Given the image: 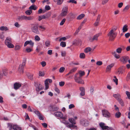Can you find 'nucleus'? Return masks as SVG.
<instances>
[{
  "label": "nucleus",
  "mask_w": 130,
  "mask_h": 130,
  "mask_svg": "<svg viewBox=\"0 0 130 130\" xmlns=\"http://www.w3.org/2000/svg\"><path fill=\"white\" fill-rule=\"evenodd\" d=\"M68 10V6H64L62 8L60 15L61 17H65L67 15Z\"/></svg>",
  "instance_id": "obj_2"
},
{
  "label": "nucleus",
  "mask_w": 130,
  "mask_h": 130,
  "mask_svg": "<svg viewBox=\"0 0 130 130\" xmlns=\"http://www.w3.org/2000/svg\"><path fill=\"white\" fill-rule=\"evenodd\" d=\"M45 45L46 47H49L50 45V41L48 40H46L45 42Z\"/></svg>",
  "instance_id": "obj_31"
},
{
  "label": "nucleus",
  "mask_w": 130,
  "mask_h": 130,
  "mask_svg": "<svg viewBox=\"0 0 130 130\" xmlns=\"http://www.w3.org/2000/svg\"><path fill=\"white\" fill-rule=\"evenodd\" d=\"M66 21V19H65L64 18L63 19L60 24V25H63L65 22Z\"/></svg>",
  "instance_id": "obj_54"
},
{
  "label": "nucleus",
  "mask_w": 130,
  "mask_h": 130,
  "mask_svg": "<svg viewBox=\"0 0 130 130\" xmlns=\"http://www.w3.org/2000/svg\"><path fill=\"white\" fill-rule=\"evenodd\" d=\"M99 125L103 130H115V129L111 127H109L108 126H105V124L104 123H100Z\"/></svg>",
  "instance_id": "obj_4"
},
{
  "label": "nucleus",
  "mask_w": 130,
  "mask_h": 130,
  "mask_svg": "<svg viewBox=\"0 0 130 130\" xmlns=\"http://www.w3.org/2000/svg\"><path fill=\"white\" fill-rule=\"evenodd\" d=\"M69 121L72 124H75L76 122L75 120L73 118H71L69 119Z\"/></svg>",
  "instance_id": "obj_32"
},
{
  "label": "nucleus",
  "mask_w": 130,
  "mask_h": 130,
  "mask_svg": "<svg viewBox=\"0 0 130 130\" xmlns=\"http://www.w3.org/2000/svg\"><path fill=\"white\" fill-rule=\"evenodd\" d=\"M26 59H25L23 60L22 64H20L19 67L18 71L21 73H23L24 71V67L25 65Z\"/></svg>",
  "instance_id": "obj_7"
},
{
  "label": "nucleus",
  "mask_w": 130,
  "mask_h": 130,
  "mask_svg": "<svg viewBox=\"0 0 130 130\" xmlns=\"http://www.w3.org/2000/svg\"><path fill=\"white\" fill-rule=\"evenodd\" d=\"M90 13L92 14H94V15H95V13H96L97 12V10H96V9L95 8H93L91 9L90 10Z\"/></svg>",
  "instance_id": "obj_34"
},
{
  "label": "nucleus",
  "mask_w": 130,
  "mask_h": 130,
  "mask_svg": "<svg viewBox=\"0 0 130 130\" xmlns=\"http://www.w3.org/2000/svg\"><path fill=\"white\" fill-rule=\"evenodd\" d=\"M81 92L80 93V95L81 96H83L85 95V89L83 87H81L79 88Z\"/></svg>",
  "instance_id": "obj_19"
},
{
  "label": "nucleus",
  "mask_w": 130,
  "mask_h": 130,
  "mask_svg": "<svg viewBox=\"0 0 130 130\" xmlns=\"http://www.w3.org/2000/svg\"><path fill=\"white\" fill-rule=\"evenodd\" d=\"M0 30L2 31H6L8 30V28L6 26H2L0 27Z\"/></svg>",
  "instance_id": "obj_35"
},
{
  "label": "nucleus",
  "mask_w": 130,
  "mask_h": 130,
  "mask_svg": "<svg viewBox=\"0 0 130 130\" xmlns=\"http://www.w3.org/2000/svg\"><path fill=\"white\" fill-rule=\"evenodd\" d=\"M82 41L81 40L77 39L74 40L73 42V45H78L79 44H81Z\"/></svg>",
  "instance_id": "obj_20"
},
{
  "label": "nucleus",
  "mask_w": 130,
  "mask_h": 130,
  "mask_svg": "<svg viewBox=\"0 0 130 130\" xmlns=\"http://www.w3.org/2000/svg\"><path fill=\"white\" fill-rule=\"evenodd\" d=\"M117 29V27H115L113 28H112L110 30V31H111L115 32V31Z\"/></svg>",
  "instance_id": "obj_59"
},
{
  "label": "nucleus",
  "mask_w": 130,
  "mask_h": 130,
  "mask_svg": "<svg viewBox=\"0 0 130 130\" xmlns=\"http://www.w3.org/2000/svg\"><path fill=\"white\" fill-rule=\"evenodd\" d=\"M122 48L118 47L116 49V52L118 53H120L122 52V49L125 48V47L123 46H122Z\"/></svg>",
  "instance_id": "obj_28"
},
{
  "label": "nucleus",
  "mask_w": 130,
  "mask_h": 130,
  "mask_svg": "<svg viewBox=\"0 0 130 130\" xmlns=\"http://www.w3.org/2000/svg\"><path fill=\"white\" fill-rule=\"evenodd\" d=\"M48 109L50 111H57L59 108L56 106L51 105L49 106Z\"/></svg>",
  "instance_id": "obj_11"
},
{
  "label": "nucleus",
  "mask_w": 130,
  "mask_h": 130,
  "mask_svg": "<svg viewBox=\"0 0 130 130\" xmlns=\"http://www.w3.org/2000/svg\"><path fill=\"white\" fill-rule=\"evenodd\" d=\"M22 84L19 83H16L14 84V88L15 90L19 89L21 86Z\"/></svg>",
  "instance_id": "obj_18"
},
{
  "label": "nucleus",
  "mask_w": 130,
  "mask_h": 130,
  "mask_svg": "<svg viewBox=\"0 0 130 130\" xmlns=\"http://www.w3.org/2000/svg\"><path fill=\"white\" fill-rule=\"evenodd\" d=\"M35 86L36 87V90L37 91H39L42 90L43 88V87L39 82H37L35 83Z\"/></svg>",
  "instance_id": "obj_6"
},
{
  "label": "nucleus",
  "mask_w": 130,
  "mask_h": 130,
  "mask_svg": "<svg viewBox=\"0 0 130 130\" xmlns=\"http://www.w3.org/2000/svg\"><path fill=\"white\" fill-rule=\"evenodd\" d=\"M9 127L10 130H21V128L16 125H11Z\"/></svg>",
  "instance_id": "obj_9"
},
{
  "label": "nucleus",
  "mask_w": 130,
  "mask_h": 130,
  "mask_svg": "<svg viewBox=\"0 0 130 130\" xmlns=\"http://www.w3.org/2000/svg\"><path fill=\"white\" fill-rule=\"evenodd\" d=\"M10 43H11V38L9 37H7L5 41V44L7 45Z\"/></svg>",
  "instance_id": "obj_24"
},
{
  "label": "nucleus",
  "mask_w": 130,
  "mask_h": 130,
  "mask_svg": "<svg viewBox=\"0 0 130 130\" xmlns=\"http://www.w3.org/2000/svg\"><path fill=\"white\" fill-rule=\"evenodd\" d=\"M34 112L39 117V119L40 120H43V118L42 115L38 110H34Z\"/></svg>",
  "instance_id": "obj_15"
},
{
  "label": "nucleus",
  "mask_w": 130,
  "mask_h": 130,
  "mask_svg": "<svg viewBox=\"0 0 130 130\" xmlns=\"http://www.w3.org/2000/svg\"><path fill=\"white\" fill-rule=\"evenodd\" d=\"M78 73H76L74 76V79L76 82L79 84H84V80L80 78V77L78 76Z\"/></svg>",
  "instance_id": "obj_1"
},
{
  "label": "nucleus",
  "mask_w": 130,
  "mask_h": 130,
  "mask_svg": "<svg viewBox=\"0 0 130 130\" xmlns=\"http://www.w3.org/2000/svg\"><path fill=\"white\" fill-rule=\"evenodd\" d=\"M39 30L42 31H43L46 29V28L43 26L39 25Z\"/></svg>",
  "instance_id": "obj_43"
},
{
  "label": "nucleus",
  "mask_w": 130,
  "mask_h": 130,
  "mask_svg": "<svg viewBox=\"0 0 130 130\" xmlns=\"http://www.w3.org/2000/svg\"><path fill=\"white\" fill-rule=\"evenodd\" d=\"M126 79L127 80H129L130 79V73H128L126 76Z\"/></svg>",
  "instance_id": "obj_64"
},
{
  "label": "nucleus",
  "mask_w": 130,
  "mask_h": 130,
  "mask_svg": "<svg viewBox=\"0 0 130 130\" xmlns=\"http://www.w3.org/2000/svg\"><path fill=\"white\" fill-rule=\"evenodd\" d=\"M66 39L67 38L65 37H63L60 38L59 41H65L66 40Z\"/></svg>",
  "instance_id": "obj_57"
},
{
  "label": "nucleus",
  "mask_w": 130,
  "mask_h": 130,
  "mask_svg": "<svg viewBox=\"0 0 130 130\" xmlns=\"http://www.w3.org/2000/svg\"><path fill=\"white\" fill-rule=\"evenodd\" d=\"M121 115V113L119 112H117L115 114V117L117 118H119L120 117Z\"/></svg>",
  "instance_id": "obj_38"
},
{
  "label": "nucleus",
  "mask_w": 130,
  "mask_h": 130,
  "mask_svg": "<svg viewBox=\"0 0 130 130\" xmlns=\"http://www.w3.org/2000/svg\"><path fill=\"white\" fill-rule=\"evenodd\" d=\"M115 65V63H112L108 65L106 69V71L107 72L110 71L111 68Z\"/></svg>",
  "instance_id": "obj_17"
},
{
  "label": "nucleus",
  "mask_w": 130,
  "mask_h": 130,
  "mask_svg": "<svg viewBox=\"0 0 130 130\" xmlns=\"http://www.w3.org/2000/svg\"><path fill=\"white\" fill-rule=\"evenodd\" d=\"M31 47H27L26 48L25 51L27 53H29L32 51V49L31 48Z\"/></svg>",
  "instance_id": "obj_44"
},
{
  "label": "nucleus",
  "mask_w": 130,
  "mask_h": 130,
  "mask_svg": "<svg viewBox=\"0 0 130 130\" xmlns=\"http://www.w3.org/2000/svg\"><path fill=\"white\" fill-rule=\"evenodd\" d=\"M64 0H53L55 2H56L57 4L58 5H61L63 3Z\"/></svg>",
  "instance_id": "obj_25"
},
{
  "label": "nucleus",
  "mask_w": 130,
  "mask_h": 130,
  "mask_svg": "<svg viewBox=\"0 0 130 130\" xmlns=\"http://www.w3.org/2000/svg\"><path fill=\"white\" fill-rule=\"evenodd\" d=\"M96 64L98 66H101L103 64L102 62L101 61H98L96 62Z\"/></svg>",
  "instance_id": "obj_55"
},
{
  "label": "nucleus",
  "mask_w": 130,
  "mask_h": 130,
  "mask_svg": "<svg viewBox=\"0 0 130 130\" xmlns=\"http://www.w3.org/2000/svg\"><path fill=\"white\" fill-rule=\"evenodd\" d=\"M75 107V106L73 104H70L69 106V108L70 109H71V108H72L74 107Z\"/></svg>",
  "instance_id": "obj_63"
},
{
  "label": "nucleus",
  "mask_w": 130,
  "mask_h": 130,
  "mask_svg": "<svg viewBox=\"0 0 130 130\" xmlns=\"http://www.w3.org/2000/svg\"><path fill=\"white\" fill-rule=\"evenodd\" d=\"M38 24H36L34 25L31 28L32 31L37 34H39V31L38 29Z\"/></svg>",
  "instance_id": "obj_3"
},
{
  "label": "nucleus",
  "mask_w": 130,
  "mask_h": 130,
  "mask_svg": "<svg viewBox=\"0 0 130 130\" xmlns=\"http://www.w3.org/2000/svg\"><path fill=\"white\" fill-rule=\"evenodd\" d=\"M100 15H99L97 18L96 21L95 23L94 24V25L95 26H97L98 25L99 22H100Z\"/></svg>",
  "instance_id": "obj_23"
},
{
  "label": "nucleus",
  "mask_w": 130,
  "mask_h": 130,
  "mask_svg": "<svg viewBox=\"0 0 130 130\" xmlns=\"http://www.w3.org/2000/svg\"><path fill=\"white\" fill-rule=\"evenodd\" d=\"M45 9L46 10H48L50 9L51 8L49 6L46 5L45 6Z\"/></svg>",
  "instance_id": "obj_62"
},
{
  "label": "nucleus",
  "mask_w": 130,
  "mask_h": 130,
  "mask_svg": "<svg viewBox=\"0 0 130 130\" xmlns=\"http://www.w3.org/2000/svg\"><path fill=\"white\" fill-rule=\"evenodd\" d=\"M32 12L31 10H27L25 12V13L27 15H30Z\"/></svg>",
  "instance_id": "obj_42"
},
{
  "label": "nucleus",
  "mask_w": 130,
  "mask_h": 130,
  "mask_svg": "<svg viewBox=\"0 0 130 130\" xmlns=\"http://www.w3.org/2000/svg\"><path fill=\"white\" fill-rule=\"evenodd\" d=\"M60 45L62 47H64L66 46V43L65 42H61L60 43Z\"/></svg>",
  "instance_id": "obj_47"
},
{
  "label": "nucleus",
  "mask_w": 130,
  "mask_h": 130,
  "mask_svg": "<svg viewBox=\"0 0 130 130\" xmlns=\"http://www.w3.org/2000/svg\"><path fill=\"white\" fill-rule=\"evenodd\" d=\"M93 50L94 49L92 50L91 48L88 47L86 48L85 49L84 51L85 53H87L91 51H93Z\"/></svg>",
  "instance_id": "obj_26"
},
{
  "label": "nucleus",
  "mask_w": 130,
  "mask_h": 130,
  "mask_svg": "<svg viewBox=\"0 0 130 130\" xmlns=\"http://www.w3.org/2000/svg\"><path fill=\"white\" fill-rule=\"evenodd\" d=\"M46 18V17L44 15L40 16L38 17V20L40 21L42 19H45Z\"/></svg>",
  "instance_id": "obj_36"
},
{
  "label": "nucleus",
  "mask_w": 130,
  "mask_h": 130,
  "mask_svg": "<svg viewBox=\"0 0 130 130\" xmlns=\"http://www.w3.org/2000/svg\"><path fill=\"white\" fill-rule=\"evenodd\" d=\"M54 114L56 116L60 117V118L65 119L64 117H63V114L60 112L57 111L54 113Z\"/></svg>",
  "instance_id": "obj_16"
},
{
  "label": "nucleus",
  "mask_w": 130,
  "mask_h": 130,
  "mask_svg": "<svg viewBox=\"0 0 130 130\" xmlns=\"http://www.w3.org/2000/svg\"><path fill=\"white\" fill-rule=\"evenodd\" d=\"M101 34V33H98L95 35L93 38L90 37L89 39V41L91 42H92L94 40H97L98 38Z\"/></svg>",
  "instance_id": "obj_8"
},
{
  "label": "nucleus",
  "mask_w": 130,
  "mask_h": 130,
  "mask_svg": "<svg viewBox=\"0 0 130 130\" xmlns=\"http://www.w3.org/2000/svg\"><path fill=\"white\" fill-rule=\"evenodd\" d=\"M52 80L50 79H47L45 81V89H47L49 88V83H52Z\"/></svg>",
  "instance_id": "obj_13"
},
{
  "label": "nucleus",
  "mask_w": 130,
  "mask_h": 130,
  "mask_svg": "<svg viewBox=\"0 0 130 130\" xmlns=\"http://www.w3.org/2000/svg\"><path fill=\"white\" fill-rule=\"evenodd\" d=\"M81 124L84 126H86L88 125V122L86 120H82L81 122Z\"/></svg>",
  "instance_id": "obj_21"
},
{
  "label": "nucleus",
  "mask_w": 130,
  "mask_h": 130,
  "mask_svg": "<svg viewBox=\"0 0 130 130\" xmlns=\"http://www.w3.org/2000/svg\"><path fill=\"white\" fill-rule=\"evenodd\" d=\"M82 26V25H81L76 30L75 32V34H77L78 33V32L79 31V30L81 28Z\"/></svg>",
  "instance_id": "obj_48"
},
{
  "label": "nucleus",
  "mask_w": 130,
  "mask_h": 130,
  "mask_svg": "<svg viewBox=\"0 0 130 130\" xmlns=\"http://www.w3.org/2000/svg\"><path fill=\"white\" fill-rule=\"evenodd\" d=\"M33 18L31 16L27 17L25 16V20H31Z\"/></svg>",
  "instance_id": "obj_45"
},
{
  "label": "nucleus",
  "mask_w": 130,
  "mask_h": 130,
  "mask_svg": "<svg viewBox=\"0 0 130 130\" xmlns=\"http://www.w3.org/2000/svg\"><path fill=\"white\" fill-rule=\"evenodd\" d=\"M68 3H74L76 4L77 3V2L75 0H70L67 1Z\"/></svg>",
  "instance_id": "obj_49"
},
{
  "label": "nucleus",
  "mask_w": 130,
  "mask_h": 130,
  "mask_svg": "<svg viewBox=\"0 0 130 130\" xmlns=\"http://www.w3.org/2000/svg\"><path fill=\"white\" fill-rule=\"evenodd\" d=\"M17 19L19 21H21L24 20H25V16L23 15L18 16Z\"/></svg>",
  "instance_id": "obj_22"
},
{
  "label": "nucleus",
  "mask_w": 130,
  "mask_h": 130,
  "mask_svg": "<svg viewBox=\"0 0 130 130\" xmlns=\"http://www.w3.org/2000/svg\"><path fill=\"white\" fill-rule=\"evenodd\" d=\"M78 74L79 75V77H81L82 76L85 75V72L83 71H80L78 72Z\"/></svg>",
  "instance_id": "obj_37"
},
{
  "label": "nucleus",
  "mask_w": 130,
  "mask_h": 130,
  "mask_svg": "<svg viewBox=\"0 0 130 130\" xmlns=\"http://www.w3.org/2000/svg\"><path fill=\"white\" fill-rule=\"evenodd\" d=\"M14 26L17 27H19L20 26V25L19 24L18 22H15L14 24Z\"/></svg>",
  "instance_id": "obj_58"
},
{
  "label": "nucleus",
  "mask_w": 130,
  "mask_h": 130,
  "mask_svg": "<svg viewBox=\"0 0 130 130\" xmlns=\"http://www.w3.org/2000/svg\"><path fill=\"white\" fill-rule=\"evenodd\" d=\"M128 30V26L127 25H125L123 26L122 28V31L123 32L127 31Z\"/></svg>",
  "instance_id": "obj_29"
},
{
  "label": "nucleus",
  "mask_w": 130,
  "mask_h": 130,
  "mask_svg": "<svg viewBox=\"0 0 130 130\" xmlns=\"http://www.w3.org/2000/svg\"><path fill=\"white\" fill-rule=\"evenodd\" d=\"M129 59V58L128 56H124L120 58V60L123 63L125 64L126 63Z\"/></svg>",
  "instance_id": "obj_10"
},
{
  "label": "nucleus",
  "mask_w": 130,
  "mask_h": 130,
  "mask_svg": "<svg viewBox=\"0 0 130 130\" xmlns=\"http://www.w3.org/2000/svg\"><path fill=\"white\" fill-rule=\"evenodd\" d=\"M102 113L104 117L109 118L110 116V114L108 111L104 109L102 110Z\"/></svg>",
  "instance_id": "obj_12"
},
{
  "label": "nucleus",
  "mask_w": 130,
  "mask_h": 130,
  "mask_svg": "<svg viewBox=\"0 0 130 130\" xmlns=\"http://www.w3.org/2000/svg\"><path fill=\"white\" fill-rule=\"evenodd\" d=\"M108 35L109 37L110 40H112L116 37L117 35V34L115 32L110 31L108 33Z\"/></svg>",
  "instance_id": "obj_5"
},
{
  "label": "nucleus",
  "mask_w": 130,
  "mask_h": 130,
  "mask_svg": "<svg viewBox=\"0 0 130 130\" xmlns=\"http://www.w3.org/2000/svg\"><path fill=\"white\" fill-rule=\"evenodd\" d=\"M35 39L37 41H39L40 39V38L38 35H36L35 36Z\"/></svg>",
  "instance_id": "obj_51"
},
{
  "label": "nucleus",
  "mask_w": 130,
  "mask_h": 130,
  "mask_svg": "<svg viewBox=\"0 0 130 130\" xmlns=\"http://www.w3.org/2000/svg\"><path fill=\"white\" fill-rule=\"evenodd\" d=\"M125 93L126 95L128 98V99H130V92L128 91H126L125 92Z\"/></svg>",
  "instance_id": "obj_50"
},
{
  "label": "nucleus",
  "mask_w": 130,
  "mask_h": 130,
  "mask_svg": "<svg viewBox=\"0 0 130 130\" xmlns=\"http://www.w3.org/2000/svg\"><path fill=\"white\" fill-rule=\"evenodd\" d=\"M85 16V15L84 14H81L80 15H78L77 18L78 20H80L82 18H83Z\"/></svg>",
  "instance_id": "obj_41"
},
{
  "label": "nucleus",
  "mask_w": 130,
  "mask_h": 130,
  "mask_svg": "<svg viewBox=\"0 0 130 130\" xmlns=\"http://www.w3.org/2000/svg\"><path fill=\"white\" fill-rule=\"evenodd\" d=\"M77 69V68H73L70 71L68 74H67V75H68L72 73H73L75 72L76 70Z\"/></svg>",
  "instance_id": "obj_30"
},
{
  "label": "nucleus",
  "mask_w": 130,
  "mask_h": 130,
  "mask_svg": "<svg viewBox=\"0 0 130 130\" xmlns=\"http://www.w3.org/2000/svg\"><path fill=\"white\" fill-rule=\"evenodd\" d=\"M34 43L31 40L29 41H27L24 43V46H26L28 44H29L31 47H32L34 45Z\"/></svg>",
  "instance_id": "obj_14"
},
{
  "label": "nucleus",
  "mask_w": 130,
  "mask_h": 130,
  "mask_svg": "<svg viewBox=\"0 0 130 130\" xmlns=\"http://www.w3.org/2000/svg\"><path fill=\"white\" fill-rule=\"evenodd\" d=\"M65 70V68L63 67H61L59 69V72L60 73L63 72Z\"/></svg>",
  "instance_id": "obj_56"
},
{
  "label": "nucleus",
  "mask_w": 130,
  "mask_h": 130,
  "mask_svg": "<svg viewBox=\"0 0 130 130\" xmlns=\"http://www.w3.org/2000/svg\"><path fill=\"white\" fill-rule=\"evenodd\" d=\"M41 64L43 67H44L46 65V62L44 61H42L41 62Z\"/></svg>",
  "instance_id": "obj_60"
},
{
  "label": "nucleus",
  "mask_w": 130,
  "mask_h": 130,
  "mask_svg": "<svg viewBox=\"0 0 130 130\" xmlns=\"http://www.w3.org/2000/svg\"><path fill=\"white\" fill-rule=\"evenodd\" d=\"M113 96L116 98L117 100H118L121 98L120 95L119 94H116L113 95Z\"/></svg>",
  "instance_id": "obj_27"
},
{
  "label": "nucleus",
  "mask_w": 130,
  "mask_h": 130,
  "mask_svg": "<svg viewBox=\"0 0 130 130\" xmlns=\"http://www.w3.org/2000/svg\"><path fill=\"white\" fill-rule=\"evenodd\" d=\"M44 72L40 71L39 72V76H44Z\"/></svg>",
  "instance_id": "obj_53"
},
{
  "label": "nucleus",
  "mask_w": 130,
  "mask_h": 130,
  "mask_svg": "<svg viewBox=\"0 0 130 130\" xmlns=\"http://www.w3.org/2000/svg\"><path fill=\"white\" fill-rule=\"evenodd\" d=\"M123 73V71L122 69L121 68L118 69L117 72V73L118 75H119L120 74H122Z\"/></svg>",
  "instance_id": "obj_40"
},
{
  "label": "nucleus",
  "mask_w": 130,
  "mask_h": 130,
  "mask_svg": "<svg viewBox=\"0 0 130 130\" xmlns=\"http://www.w3.org/2000/svg\"><path fill=\"white\" fill-rule=\"evenodd\" d=\"M119 102L121 105L122 106H123L124 105V104L123 100L120 98L118 100H117Z\"/></svg>",
  "instance_id": "obj_39"
},
{
  "label": "nucleus",
  "mask_w": 130,
  "mask_h": 130,
  "mask_svg": "<svg viewBox=\"0 0 130 130\" xmlns=\"http://www.w3.org/2000/svg\"><path fill=\"white\" fill-rule=\"evenodd\" d=\"M37 8V7L35 5H32L29 8V9L30 10H36Z\"/></svg>",
  "instance_id": "obj_33"
},
{
  "label": "nucleus",
  "mask_w": 130,
  "mask_h": 130,
  "mask_svg": "<svg viewBox=\"0 0 130 130\" xmlns=\"http://www.w3.org/2000/svg\"><path fill=\"white\" fill-rule=\"evenodd\" d=\"M65 83L64 82H60L59 83V85L60 86H63L64 84Z\"/></svg>",
  "instance_id": "obj_61"
},
{
  "label": "nucleus",
  "mask_w": 130,
  "mask_h": 130,
  "mask_svg": "<svg viewBox=\"0 0 130 130\" xmlns=\"http://www.w3.org/2000/svg\"><path fill=\"white\" fill-rule=\"evenodd\" d=\"M6 45H7V47L10 48H12L14 47V45L11 44V43H9V44H8Z\"/></svg>",
  "instance_id": "obj_52"
},
{
  "label": "nucleus",
  "mask_w": 130,
  "mask_h": 130,
  "mask_svg": "<svg viewBox=\"0 0 130 130\" xmlns=\"http://www.w3.org/2000/svg\"><path fill=\"white\" fill-rule=\"evenodd\" d=\"M85 55L84 53H80L79 55V57L80 58L84 59L85 57Z\"/></svg>",
  "instance_id": "obj_46"
}]
</instances>
